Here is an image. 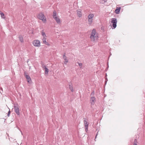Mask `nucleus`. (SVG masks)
Here are the masks:
<instances>
[{
  "mask_svg": "<svg viewBox=\"0 0 145 145\" xmlns=\"http://www.w3.org/2000/svg\"><path fill=\"white\" fill-rule=\"evenodd\" d=\"M10 110H9V111H8V114H7V116H8V117L10 115Z\"/></svg>",
  "mask_w": 145,
  "mask_h": 145,
  "instance_id": "bb28decb",
  "label": "nucleus"
},
{
  "mask_svg": "<svg viewBox=\"0 0 145 145\" xmlns=\"http://www.w3.org/2000/svg\"><path fill=\"white\" fill-rule=\"evenodd\" d=\"M41 34L44 37H46V34L44 32V31L42 30L41 32Z\"/></svg>",
  "mask_w": 145,
  "mask_h": 145,
  "instance_id": "f3484780",
  "label": "nucleus"
},
{
  "mask_svg": "<svg viewBox=\"0 0 145 145\" xmlns=\"http://www.w3.org/2000/svg\"><path fill=\"white\" fill-rule=\"evenodd\" d=\"M27 74V73L26 72H24V76L25 77V75Z\"/></svg>",
  "mask_w": 145,
  "mask_h": 145,
  "instance_id": "cd10ccee",
  "label": "nucleus"
},
{
  "mask_svg": "<svg viewBox=\"0 0 145 145\" xmlns=\"http://www.w3.org/2000/svg\"><path fill=\"white\" fill-rule=\"evenodd\" d=\"M95 94V91H93L91 93V95L93 96Z\"/></svg>",
  "mask_w": 145,
  "mask_h": 145,
  "instance_id": "393cba45",
  "label": "nucleus"
},
{
  "mask_svg": "<svg viewBox=\"0 0 145 145\" xmlns=\"http://www.w3.org/2000/svg\"><path fill=\"white\" fill-rule=\"evenodd\" d=\"M78 65L80 66V68H81L82 67V63H78Z\"/></svg>",
  "mask_w": 145,
  "mask_h": 145,
  "instance_id": "5701e85b",
  "label": "nucleus"
},
{
  "mask_svg": "<svg viewBox=\"0 0 145 145\" xmlns=\"http://www.w3.org/2000/svg\"><path fill=\"white\" fill-rule=\"evenodd\" d=\"M85 130L86 131H87L88 130V126H85Z\"/></svg>",
  "mask_w": 145,
  "mask_h": 145,
  "instance_id": "a878e982",
  "label": "nucleus"
},
{
  "mask_svg": "<svg viewBox=\"0 0 145 145\" xmlns=\"http://www.w3.org/2000/svg\"><path fill=\"white\" fill-rule=\"evenodd\" d=\"M43 68L45 70V74H48L49 72L48 69L46 67V66L45 65H43L42 66Z\"/></svg>",
  "mask_w": 145,
  "mask_h": 145,
  "instance_id": "6e6552de",
  "label": "nucleus"
},
{
  "mask_svg": "<svg viewBox=\"0 0 145 145\" xmlns=\"http://www.w3.org/2000/svg\"><path fill=\"white\" fill-rule=\"evenodd\" d=\"M0 14H1V16L2 18H5V15L3 13L1 12Z\"/></svg>",
  "mask_w": 145,
  "mask_h": 145,
  "instance_id": "aec40b11",
  "label": "nucleus"
},
{
  "mask_svg": "<svg viewBox=\"0 0 145 145\" xmlns=\"http://www.w3.org/2000/svg\"><path fill=\"white\" fill-rule=\"evenodd\" d=\"M56 21V22L58 23H60V20L59 18L57 17H56L54 18Z\"/></svg>",
  "mask_w": 145,
  "mask_h": 145,
  "instance_id": "ddd939ff",
  "label": "nucleus"
},
{
  "mask_svg": "<svg viewBox=\"0 0 145 145\" xmlns=\"http://www.w3.org/2000/svg\"><path fill=\"white\" fill-rule=\"evenodd\" d=\"M97 134H96V136H95V138H96V137H97Z\"/></svg>",
  "mask_w": 145,
  "mask_h": 145,
  "instance_id": "c85d7f7f",
  "label": "nucleus"
},
{
  "mask_svg": "<svg viewBox=\"0 0 145 145\" xmlns=\"http://www.w3.org/2000/svg\"><path fill=\"white\" fill-rule=\"evenodd\" d=\"M53 17L54 18L56 17V11H54L53 12Z\"/></svg>",
  "mask_w": 145,
  "mask_h": 145,
  "instance_id": "dca6fc26",
  "label": "nucleus"
},
{
  "mask_svg": "<svg viewBox=\"0 0 145 145\" xmlns=\"http://www.w3.org/2000/svg\"><path fill=\"white\" fill-rule=\"evenodd\" d=\"M84 122V126H88V122L87 121L86 119L85 118H83Z\"/></svg>",
  "mask_w": 145,
  "mask_h": 145,
  "instance_id": "f8f14e48",
  "label": "nucleus"
},
{
  "mask_svg": "<svg viewBox=\"0 0 145 145\" xmlns=\"http://www.w3.org/2000/svg\"><path fill=\"white\" fill-rule=\"evenodd\" d=\"M25 77L26 78L27 82L29 83H30L31 82V80L30 76L29 75L26 74L25 75Z\"/></svg>",
  "mask_w": 145,
  "mask_h": 145,
  "instance_id": "0eeeda50",
  "label": "nucleus"
},
{
  "mask_svg": "<svg viewBox=\"0 0 145 145\" xmlns=\"http://www.w3.org/2000/svg\"><path fill=\"white\" fill-rule=\"evenodd\" d=\"M95 98L94 97H91L90 101L91 104L93 105L95 103Z\"/></svg>",
  "mask_w": 145,
  "mask_h": 145,
  "instance_id": "423d86ee",
  "label": "nucleus"
},
{
  "mask_svg": "<svg viewBox=\"0 0 145 145\" xmlns=\"http://www.w3.org/2000/svg\"><path fill=\"white\" fill-rule=\"evenodd\" d=\"M94 15L93 14H90L88 16V19H93V17Z\"/></svg>",
  "mask_w": 145,
  "mask_h": 145,
  "instance_id": "4468645a",
  "label": "nucleus"
},
{
  "mask_svg": "<svg viewBox=\"0 0 145 145\" xmlns=\"http://www.w3.org/2000/svg\"><path fill=\"white\" fill-rule=\"evenodd\" d=\"M43 43L44 44H45L46 45H49V44L48 42H47L46 41V38L45 37H43L42 39Z\"/></svg>",
  "mask_w": 145,
  "mask_h": 145,
  "instance_id": "9b49d317",
  "label": "nucleus"
},
{
  "mask_svg": "<svg viewBox=\"0 0 145 145\" xmlns=\"http://www.w3.org/2000/svg\"><path fill=\"white\" fill-rule=\"evenodd\" d=\"M20 40L21 42H23V39L22 36H20L19 37Z\"/></svg>",
  "mask_w": 145,
  "mask_h": 145,
  "instance_id": "a211bd4d",
  "label": "nucleus"
},
{
  "mask_svg": "<svg viewBox=\"0 0 145 145\" xmlns=\"http://www.w3.org/2000/svg\"><path fill=\"white\" fill-rule=\"evenodd\" d=\"M88 22L89 24L91 25L93 22V19H88Z\"/></svg>",
  "mask_w": 145,
  "mask_h": 145,
  "instance_id": "6ab92c4d",
  "label": "nucleus"
},
{
  "mask_svg": "<svg viewBox=\"0 0 145 145\" xmlns=\"http://www.w3.org/2000/svg\"><path fill=\"white\" fill-rule=\"evenodd\" d=\"M33 44L35 46L39 47L40 46V42L37 40H34L33 42Z\"/></svg>",
  "mask_w": 145,
  "mask_h": 145,
  "instance_id": "39448f33",
  "label": "nucleus"
},
{
  "mask_svg": "<svg viewBox=\"0 0 145 145\" xmlns=\"http://www.w3.org/2000/svg\"><path fill=\"white\" fill-rule=\"evenodd\" d=\"M76 12L77 14L79 17H80L82 16V13L81 11L77 10Z\"/></svg>",
  "mask_w": 145,
  "mask_h": 145,
  "instance_id": "9d476101",
  "label": "nucleus"
},
{
  "mask_svg": "<svg viewBox=\"0 0 145 145\" xmlns=\"http://www.w3.org/2000/svg\"><path fill=\"white\" fill-rule=\"evenodd\" d=\"M106 80H107V78L106 79Z\"/></svg>",
  "mask_w": 145,
  "mask_h": 145,
  "instance_id": "7c9ffc66",
  "label": "nucleus"
},
{
  "mask_svg": "<svg viewBox=\"0 0 145 145\" xmlns=\"http://www.w3.org/2000/svg\"><path fill=\"white\" fill-rule=\"evenodd\" d=\"M64 59L65 60V61L64 62V63L65 64H66L68 62V60L67 58H66Z\"/></svg>",
  "mask_w": 145,
  "mask_h": 145,
  "instance_id": "4be33fe9",
  "label": "nucleus"
},
{
  "mask_svg": "<svg viewBox=\"0 0 145 145\" xmlns=\"http://www.w3.org/2000/svg\"><path fill=\"white\" fill-rule=\"evenodd\" d=\"M105 82H106L105 84H106V81H105Z\"/></svg>",
  "mask_w": 145,
  "mask_h": 145,
  "instance_id": "c756f323",
  "label": "nucleus"
},
{
  "mask_svg": "<svg viewBox=\"0 0 145 145\" xmlns=\"http://www.w3.org/2000/svg\"><path fill=\"white\" fill-rule=\"evenodd\" d=\"M37 17L39 19L43 21L44 22L46 21V18L42 13H41L39 14L38 16Z\"/></svg>",
  "mask_w": 145,
  "mask_h": 145,
  "instance_id": "7ed1b4c3",
  "label": "nucleus"
},
{
  "mask_svg": "<svg viewBox=\"0 0 145 145\" xmlns=\"http://www.w3.org/2000/svg\"><path fill=\"white\" fill-rule=\"evenodd\" d=\"M117 8L118 7H117V8L115 10V12L116 14H118L120 13V10L121 8L119 7L118 8Z\"/></svg>",
  "mask_w": 145,
  "mask_h": 145,
  "instance_id": "2eb2a0df",
  "label": "nucleus"
},
{
  "mask_svg": "<svg viewBox=\"0 0 145 145\" xmlns=\"http://www.w3.org/2000/svg\"><path fill=\"white\" fill-rule=\"evenodd\" d=\"M96 32L95 29H93L90 36L91 40L93 42H94L95 40V39H97L98 37V35L97 34H96Z\"/></svg>",
  "mask_w": 145,
  "mask_h": 145,
  "instance_id": "f257e3e1",
  "label": "nucleus"
},
{
  "mask_svg": "<svg viewBox=\"0 0 145 145\" xmlns=\"http://www.w3.org/2000/svg\"><path fill=\"white\" fill-rule=\"evenodd\" d=\"M69 87L71 92H73L74 91V89L72 86V83H71L69 84Z\"/></svg>",
  "mask_w": 145,
  "mask_h": 145,
  "instance_id": "1a4fd4ad",
  "label": "nucleus"
},
{
  "mask_svg": "<svg viewBox=\"0 0 145 145\" xmlns=\"http://www.w3.org/2000/svg\"><path fill=\"white\" fill-rule=\"evenodd\" d=\"M14 108L15 113L17 115H19L20 114L19 109L18 103L14 104Z\"/></svg>",
  "mask_w": 145,
  "mask_h": 145,
  "instance_id": "f03ea898",
  "label": "nucleus"
},
{
  "mask_svg": "<svg viewBox=\"0 0 145 145\" xmlns=\"http://www.w3.org/2000/svg\"><path fill=\"white\" fill-rule=\"evenodd\" d=\"M137 140L136 139H135L134 140V143H133V145H138L137 144Z\"/></svg>",
  "mask_w": 145,
  "mask_h": 145,
  "instance_id": "412c9836",
  "label": "nucleus"
},
{
  "mask_svg": "<svg viewBox=\"0 0 145 145\" xmlns=\"http://www.w3.org/2000/svg\"><path fill=\"white\" fill-rule=\"evenodd\" d=\"M111 23L113 24V29H115L116 27L117 23V19L115 18H112L111 21Z\"/></svg>",
  "mask_w": 145,
  "mask_h": 145,
  "instance_id": "20e7f679",
  "label": "nucleus"
},
{
  "mask_svg": "<svg viewBox=\"0 0 145 145\" xmlns=\"http://www.w3.org/2000/svg\"><path fill=\"white\" fill-rule=\"evenodd\" d=\"M67 58L66 56H65V54L64 53L63 56V58L64 59L65 58Z\"/></svg>",
  "mask_w": 145,
  "mask_h": 145,
  "instance_id": "b1692460",
  "label": "nucleus"
}]
</instances>
